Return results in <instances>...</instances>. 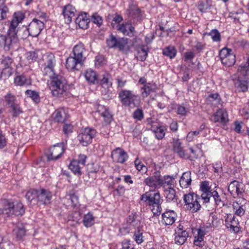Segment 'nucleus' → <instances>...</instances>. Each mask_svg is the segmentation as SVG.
<instances>
[{
  "mask_svg": "<svg viewBox=\"0 0 249 249\" xmlns=\"http://www.w3.org/2000/svg\"><path fill=\"white\" fill-rule=\"evenodd\" d=\"M40 53V52L39 50L29 52L27 53L26 57L29 61L34 62L36 61L38 59L39 56H41L39 55Z\"/></svg>",
  "mask_w": 249,
  "mask_h": 249,
  "instance_id": "nucleus-55",
  "label": "nucleus"
},
{
  "mask_svg": "<svg viewBox=\"0 0 249 249\" xmlns=\"http://www.w3.org/2000/svg\"><path fill=\"white\" fill-rule=\"evenodd\" d=\"M141 9L137 6L133 5L129 8V14L132 18H136L139 17L141 14Z\"/></svg>",
  "mask_w": 249,
  "mask_h": 249,
  "instance_id": "nucleus-59",
  "label": "nucleus"
},
{
  "mask_svg": "<svg viewBox=\"0 0 249 249\" xmlns=\"http://www.w3.org/2000/svg\"><path fill=\"white\" fill-rule=\"evenodd\" d=\"M249 75V66L244 65V66H240L237 70L236 74L233 76H236L237 77L241 76L243 78H247L246 76Z\"/></svg>",
  "mask_w": 249,
  "mask_h": 249,
  "instance_id": "nucleus-43",
  "label": "nucleus"
},
{
  "mask_svg": "<svg viewBox=\"0 0 249 249\" xmlns=\"http://www.w3.org/2000/svg\"><path fill=\"white\" fill-rule=\"evenodd\" d=\"M62 201L67 209L71 208L75 210L74 212L69 214L68 216V220L78 223L81 219V213L80 212L77 211L79 208L80 204L75 190L72 189L69 191Z\"/></svg>",
  "mask_w": 249,
  "mask_h": 249,
  "instance_id": "nucleus-1",
  "label": "nucleus"
},
{
  "mask_svg": "<svg viewBox=\"0 0 249 249\" xmlns=\"http://www.w3.org/2000/svg\"><path fill=\"white\" fill-rule=\"evenodd\" d=\"M51 78L50 88L52 94L57 97L67 96L69 95V86L65 78L59 74H54Z\"/></svg>",
  "mask_w": 249,
  "mask_h": 249,
  "instance_id": "nucleus-2",
  "label": "nucleus"
},
{
  "mask_svg": "<svg viewBox=\"0 0 249 249\" xmlns=\"http://www.w3.org/2000/svg\"><path fill=\"white\" fill-rule=\"evenodd\" d=\"M28 27L29 32H30L31 33V36L36 37L43 29L44 24L43 21L36 18H34Z\"/></svg>",
  "mask_w": 249,
  "mask_h": 249,
  "instance_id": "nucleus-17",
  "label": "nucleus"
},
{
  "mask_svg": "<svg viewBox=\"0 0 249 249\" xmlns=\"http://www.w3.org/2000/svg\"><path fill=\"white\" fill-rule=\"evenodd\" d=\"M118 98L122 106L135 107L139 102V96L129 90L122 89L118 93Z\"/></svg>",
  "mask_w": 249,
  "mask_h": 249,
  "instance_id": "nucleus-4",
  "label": "nucleus"
},
{
  "mask_svg": "<svg viewBox=\"0 0 249 249\" xmlns=\"http://www.w3.org/2000/svg\"><path fill=\"white\" fill-rule=\"evenodd\" d=\"M66 148V144L64 142L57 143L51 146L48 153H46L47 160H56L63 155Z\"/></svg>",
  "mask_w": 249,
  "mask_h": 249,
  "instance_id": "nucleus-8",
  "label": "nucleus"
},
{
  "mask_svg": "<svg viewBox=\"0 0 249 249\" xmlns=\"http://www.w3.org/2000/svg\"><path fill=\"white\" fill-rule=\"evenodd\" d=\"M195 57V54L193 52L188 51L183 54V58L185 62H191Z\"/></svg>",
  "mask_w": 249,
  "mask_h": 249,
  "instance_id": "nucleus-63",
  "label": "nucleus"
},
{
  "mask_svg": "<svg viewBox=\"0 0 249 249\" xmlns=\"http://www.w3.org/2000/svg\"><path fill=\"white\" fill-rule=\"evenodd\" d=\"M168 193L166 194L167 201L176 202L177 200V196L176 195V191L173 188L168 189Z\"/></svg>",
  "mask_w": 249,
  "mask_h": 249,
  "instance_id": "nucleus-57",
  "label": "nucleus"
},
{
  "mask_svg": "<svg viewBox=\"0 0 249 249\" xmlns=\"http://www.w3.org/2000/svg\"><path fill=\"white\" fill-rule=\"evenodd\" d=\"M200 189L202 192L201 197L203 200L208 199L207 196H209L210 192H212L214 190L213 189H211L209 182L208 181H202L200 184Z\"/></svg>",
  "mask_w": 249,
  "mask_h": 249,
  "instance_id": "nucleus-35",
  "label": "nucleus"
},
{
  "mask_svg": "<svg viewBox=\"0 0 249 249\" xmlns=\"http://www.w3.org/2000/svg\"><path fill=\"white\" fill-rule=\"evenodd\" d=\"M144 183L151 189L150 191L158 190L163 185L162 176L160 171H155L152 176L144 179Z\"/></svg>",
  "mask_w": 249,
  "mask_h": 249,
  "instance_id": "nucleus-9",
  "label": "nucleus"
},
{
  "mask_svg": "<svg viewBox=\"0 0 249 249\" xmlns=\"http://www.w3.org/2000/svg\"><path fill=\"white\" fill-rule=\"evenodd\" d=\"M225 226L228 229H230L231 231L237 233L240 231L241 228L239 225V220L231 214L227 215L225 220Z\"/></svg>",
  "mask_w": 249,
  "mask_h": 249,
  "instance_id": "nucleus-19",
  "label": "nucleus"
},
{
  "mask_svg": "<svg viewBox=\"0 0 249 249\" xmlns=\"http://www.w3.org/2000/svg\"><path fill=\"white\" fill-rule=\"evenodd\" d=\"M25 18V14L21 11H17L14 14L13 19L9 29L10 31H14L17 34L16 28L18 24L21 22Z\"/></svg>",
  "mask_w": 249,
  "mask_h": 249,
  "instance_id": "nucleus-26",
  "label": "nucleus"
},
{
  "mask_svg": "<svg viewBox=\"0 0 249 249\" xmlns=\"http://www.w3.org/2000/svg\"><path fill=\"white\" fill-rule=\"evenodd\" d=\"M210 6L209 0H199L197 4V8L201 12H205Z\"/></svg>",
  "mask_w": 249,
  "mask_h": 249,
  "instance_id": "nucleus-50",
  "label": "nucleus"
},
{
  "mask_svg": "<svg viewBox=\"0 0 249 249\" xmlns=\"http://www.w3.org/2000/svg\"><path fill=\"white\" fill-rule=\"evenodd\" d=\"M96 133L97 131L95 129L88 127L79 134L77 138L83 146H87L91 142Z\"/></svg>",
  "mask_w": 249,
  "mask_h": 249,
  "instance_id": "nucleus-11",
  "label": "nucleus"
},
{
  "mask_svg": "<svg viewBox=\"0 0 249 249\" xmlns=\"http://www.w3.org/2000/svg\"><path fill=\"white\" fill-rule=\"evenodd\" d=\"M162 218L166 225H172L175 222L177 214L174 211L168 210L162 213Z\"/></svg>",
  "mask_w": 249,
  "mask_h": 249,
  "instance_id": "nucleus-29",
  "label": "nucleus"
},
{
  "mask_svg": "<svg viewBox=\"0 0 249 249\" xmlns=\"http://www.w3.org/2000/svg\"><path fill=\"white\" fill-rule=\"evenodd\" d=\"M101 168L100 166L95 163L88 164L87 165V174L89 178L95 179L97 178V174H99Z\"/></svg>",
  "mask_w": 249,
  "mask_h": 249,
  "instance_id": "nucleus-30",
  "label": "nucleus"
},
{
  "mask_svg": "<svg viewBox=\"0 0 249 249\" xmlns=\"http://www.w3.org/2000/svg\"><path fill=\"white\" fill-rule=\"evenodd\" d=\"M39 189H30L26 193L25 197L26 199L30 202L36 199L37 201Z\"/></svg>",
  "mask_w": 249,
  "mask_h": 249,
  "instance_id": "nucleus-51",
  "label": "nucleus"
},
{
  "mask_svg": "<svg viewBox=\"0 0 249 249\" xmlns=\"http://www.w3.org/2000/svg\"><path fill=\"white\" fill-rule=\"evenodd\" d=\"M84 63L80 61L78 59L71 55L66 61V68L69 71H74L79 70Z\"/></svg>",
  "mask_w": 249,
  "mask_h": 249,
  "instance_id": "nucleus-21",
  "label": "nucleus"
},
{
  "mask_svg": "<svg viewBox=\"0 0 249 249\" xmlns=\"http://www.w3.org/2000/svg\"><path fill=\"white\" fill-rule=\"evenodd\" d=\"M163 185L162 187L165 188L166 186H168V189L173 188L174 185V178L170 176H165L162 177Z\"/></svg>",
  "mask_w": 249,
  "mask_h": 249,
  "instance_id": "nucleus-47",
  "label": "nucleus"
},
{
  "mask_svg": "<svg viewBox=\"0 0 249 249\" xmlns=\"http://www.w3.org/2000/svg\"><path fill=\"white\" fill-rule=\"evenodd\" d=\"M129 41L127 38L119 37L111 34L106 39V43L108 48L117 49L124 53H127L130 49Z\"/></svg>",
  "mask_w": 249,
  "mask_h": 249,
  "instance_id": "nucleus-3",
  "label": "nucleus"
},
{
  "mask_svg": "<svg viewBox=\"0 0 249 249\" xmlns=\"http://www.w3.org/2000/svg\"><path fill=\"white\" fill-rule=\"evenodd\" d=\"M91 20L94 23L97 24L98 26H100L102 24L103 22L102 17L96 13H94L92 15Z\"/></svg>",
  "mask_w": 249,
  "mask_h": 249,
  "instance_id": "nucleus-61",
  "label": "nucleus"
},
{
  "mask_svg": "<svg viewBox=\"0 0 249 249\" xmlns=\"http://www.w3.org/2000/svg\"><path fill=\"white\" fill-rule=\"evenodd\" d=\"M86 80L91 84L98 83V76L95 71L91 69L87 70L85 72Z\"/></svg>",
  "mask_w": 249,
  "mask_h": 249,
  "instance_id": "nucleus-37",
  "label": "nucleus"
},
{
  "mask_svg": "<svg viewBox=\"0 0 249 249\" xmlns=\"http://www.w3.org/2000/svg\"><path fill=\"white\" fill-rule=\"evenodd\" d=\"M2 207L4 214L7 216H10L13 215L14 202L8 199H5L2 201Z\"/></svg>",
  "mask_w": 249,
  "mask_h": 249,
  "instance_id": "nucleus-38",
  "label": "nucleus"
},
{
  "mask_svg": "<svg viewBox=\"0 0 249 249\" xmlns=\"http://www.w3.org/2000/svg\"><path fill=\"white\" fill-rule=\"evenodd\" d=\"M9 13V9L5 4H0V21L6 19Z\"/></svg>",
  "mask_w": 249,
  "mask_h": 249,
  "instance_id": "nucleus-54",
  "label": "nucleus"
},
{
  "mask_svg": "<svg viewBox=\"0 0 249 249\" xmlns=\"http://www.w3.org/2000/svg\"><path fill=\"white\" fill-rule=\"evenodd\" d=\"M219 55L222 64L227 67L233 66L235 60V55L231 49L224 48L220 50Z\"/></svg>",
  "mask_w": 249,
  "mask_h": 249,
  "instance_id": "nucleus-10",
  "label": "nucleus"
},
{
  "mask_svg": "<svg viewBox=\"0 0 249 249\" xmlns=\"http://www.w3.org/2000/svg\"><path fill=\"white\" fill-rule=\"evenodd\" d=\"M14 84L17 86H30L32 85V80L29 76L24 73H21L16 71V76L14 78Z\"/></svg>",
  "mask_w": 249,
  "mask_h": 249,
  "instance_id": "nucleus-23",
  "label": "nucleus"
},
{
  "mask_svg": "<svg viewBox=\"0 0 249 249\" xmlns=\"http://www.w3.org/2000/svg\"><path fill=\"white\" fill-rule=\"evenodd\" d=\"M233 208L235 210V214L239 216H242L245 214V210L243 208V206H239L236 203V205L233 204Z\"/></svg>",
  "mask_w": 249,
  "mask_h": 249,
  "instance_id": "nucleus-60",
  "label": "nucleus"
},
{
  "mask_svg": "<svg viewBox=\"0 0 249 249\" xmlns=\"http://www.w3.org/2000/svg\"><path fill=\"white\" fill-rule=\"evenodd\" d=\"M111 157L113 161L122 164L127 160L128 155L123 149L118 147L112 151Z\"/></svg>",
  "mask_w": 249,
  "mask_h": 249,
  "instance_id": "nucleus-20",
  "label": "nucleus"
},
{
  "mask_svg": "<svg viewBox=\"0 0 249 249\" xmlns=\"http://www.w3.org/2000/svg\"><path fill=\"white\" fill-rule=\"evenodd\" d=\"M18 47L17 35L14 31L8 30L6 35L0 34V50H14Z\"/></svg>",
  "mask_w": 249,
  "mask_h": 249,
  "instance_id": "nucleus-5",
  "label": "nucleus"
},
{
  "mask_svg": "<svg viewBox=\"0 0 249 249\" xmlns=\"http://www.w3.org/2000/svg\"><path fill=\"white\" fill-rule=\"evenodd\" d=\"M177 111L178 115L182 116H186L190 112V109L183 105L178 104L177 106Z\"/></svg>",
  "mask_w": 249,
  "mask_h": 249,
  "instance_id": "nucleus-56",
  "label": "nucleus"
},
{
  "mask_svg": "<svg viewBox=\"0 0 249 249\" xmlns=\"http://www.w3.org/2000/svg\"><path fill=\"white\" fill-rule=\"evenodd\" d=\"M158 89L157 84L154 82L147 83L142 88V97H147L151 92H155Z\"/></svg>",
  "mask_w": 249,
  "mask_h": 249,
  "instance_id": "nucleus-33",
  "label": "nucleus"
},
{
  "mask_svg": "<svg viewBox=\"0 0 249 249\" xmlns=\"http://www.w3.org/2000/svg\"><path fill=\"white\" fill-rule=\"evenodd\" d=\"M177 53V51L173 46H168L163 50V54L164 55L169 56L170 58L175 57Z\"/></svg>",
  "mask_w": 249,
  "mask_h": 249,
  "instance_id": "nucleus-53",
  "label": "nucleus"
},
{
  "mask_svg": "<svg viewBox=\"0 0 249 249\" xmlns=\"http://www.w3.org/2000/svg\"><path fill=\"white\" fill-rule=\"evenodd\" d=\"M76 10L71 5H67L64 7L63 10V15L65 19V22L69 24L72 20V18L74 17Z\"/></svg>",
  "mask_w": 249,
  "mask_h": 249,
  "instance_id": "nucleus-28",
  "label": "nucleus"
},
{
  "mask_svg": "<svg viewBox=\"0 0 249 249\" xmlns=\"http://www.w3.org/2000/svg\"><path fill=\"white\" fill-rule=\"evenodd\" d=\"M117 29L124 35L129 36H133L135 32V28L132 26V24L128 22H126L121 25H118L117 26Z\"/></svg>",
  "mask_w": 249,
  "mask_h": 249,
  "instance_id": "nucleus-27",
  "label": "nucleus"
},
{
  "mask_svg": "<svg viewBox=\"0 0 249 249\" xmlns=\"http://www.w3.org/2000/svg\"><path fill=\"white\" fill-rule=\"evenodd\" d=\"M175 242L178 245L184 244L188 237V232L183 229V227H180V225L175 230Z\"/></svg>",
  "mask_w": 249,
  "mask_h": 249,
  "instance_id": "nucleus-24",
  "label": "nucleus"
},
{
  "mask_svg": "<svg viewBox=\"0 0 249 249\" xmlns=\"http://www.w3.org/2000/svg\"><path fill=\"white\" fill-rule=\"evenodd\" d=\"M44 63L42 66V72L44 76H53L55 72L56 59L54 54L51 53H47L43 58Z\"/></svg>",
  "mask_w": 249,
  "mask_h": 249,
  "instance_id": "nucleus-6",
  "label": "nucleus"
},
{
  "mask_svg": "<svg viewBox=\"0 0 249 249\" xmlns=\"http://www.w3.org/2000/svg\"><path fill=\"white\" fill-rule=\"evenodd\" d=\"M207 99L208 102L215 105L220 104L221 102L220 96L217 93L209 94Z\"/></svg>",
  "mask_w": 249,
  "mask_h": 249,
  "instance_id": "nucleus-49",
  "label": "nucleus"
},
{
  "mask_svg": "<svg viewBox=\"0 0 249 249\" xmlns=\"http://www.w3.org/2000/svg\"><path fill=\"white\" fill-rule=\"evenodd\" d=\"M71 55L84 63L87 55V52L84 44L79 43L75 45L73 48Z\"/></svg>",
  "mask_w": 249,
  "mask_h": 249,
  "instance_id": "nucleus-22",
  "label": "nucleus"
},
{
  "mask_svg": "<svg viewBox=\"0 0 249 249\" xmlns=\"http://www.w3.org/2000/svg\"><path fill=\"white\" fill-rule=\"evenodd\" d=\"M13 215L21 216L25 213V209L22 203L18 202L16 204L14 203Z\"/></svg>",
  "mask_w": 249,
  "mask_h": 249,
  "instance_id": "nucleus-44",
  "label": "nucleus"
},
{
  "mask_svg": "<svg viewBox=\"0 0 249 249\" xmlns=\"http://www.w3.org/2000/svg\"><path fill=\"white\" fill-rule=\"evenodd\" d=\"M96 133L97 131L95 129L88 127L79 134L77 138L83 146H87L91 142Z\"/></svg>",
  "mask_w": 249,
  "mask_h": 249,
  "instance_id": "nucleus-12",
  "label": "nucleus"
},
{
  "mask_svg": "<svg viewBox=\"0 0 249 249\" xmlns=\"http://www.w3.org/2000/svg\"><path fill=\"white\" fill-rule=\"evenodd\" d=\"M179 182V185L182 188H187L190 186L192 182L191 172L188 171L183 173Z\"/></svg>",
  "mask_w": 249,
  "mask_h": 249,
  "instance_id": "nucleus-34",
  "label": "nucleus"
},
{
  "mask_svg": "<svg viewBox=\"0 0 249 249\" xmlns=\"http://www.w3.org/2000/svg\"><path fill=\"white\" fill-rule=\"evenodd\" d=\"M6 106L9 108L18 103L16 97L11 93H8L4 97Z\"/></svg>",
  "mask_w": 249,
  "mask_h": 249,
  "instance_id": "nucleus-42",
  "label": "nucleus"
},
{
  "mask_svg": "<svg viewBox=\"0 0 249 249\" xmlns=\"http://www.w3.org/2000/svg\"><path fill=\"white\" fill-rule=\"evenodd\" d=\"M133 117L138 121H141L144 117L143 112L141 109H137L133 113Z\"/></svg>",
  "mask_w": 249,
  "mask_h": 249,
  "instance_id": "nucleus-64",
  "label": "nucleus"
},
{
  "mask_svg": "<svg viewBox=\"0 0 249 249\" xmlns=\"http://www.w3.org/2000/svg\"><path fill=\"white\" fill-rule=\"evenodd\" d=\"M151 130L155 134L156 138L160 140H162L165 136L167 127L166 125H159L156 127L152 126Z\"/></svg>",
  "mask_w": 249,
  "mask_h": 249,
  "instance_id": "nucleus-36",
  "label": "nucleus"
},
{
  "mask_svg": "<svg viewBox=\"0 0 249 249\" xmlns=\"http://www.w3.org/2000/svg\"><path fill=\"white\" fill-rule=\"evenodd\" d=\"M80 164L76 160H72L70 162L69 168L76 175L80 176L82 175L81 168Z\"/></svg>",
  "mask_w": 249,
  "mask_h": 249,
  "instance_id": "nucleus-40",
  "label": "nucleus"
},
{
  "mask_svg": "<svg viewBox=\"0 0 249 249\" xmlns=\"http://www.w3.org/2000/svg\"><path fill=\"white\" fill-rule=\"evenodd\" d=\"M162 201L159 192L152 195L148 205L152 207V212L154 215H159L160 214L162 210L161 204Z\"/></svg>",
  "mask_w": 249,
  "mask_h": 249,
  "instance_id": "nucleus-15",
  "label": "nucleus"
},
{
  "mask_svg": "<svg viewBox=\"0 0 249 249\" xmlns=\"http://www.w3.org/2000/svg\"><path fill=\"white\" fill-rule=\"evenodd\" d=\"M210 120L214 123H219L226 125L229 121L228 112L225 108H219L210 117Z\"/></svg>",
  "mask_w": 249,
  "mask_h": 249,
  "instance_id": "nucleus-14",
  "label": "nucleus"
},
{
  "mask_svg": "<svg viewBox=\"0 0 249 249\" xmlns=\"http://www.w3.org/2000/svg\"><path fill=\"white\" fill-rule=\"evenodd\" d=\"M9 108V112L11 113L13 118H17L23 113L22 109L18 103L10 107Z\"/></svg>",
  "mask_w": 249,
  "mask_h": 249,
  "instance_id": "nucleus-45",
  "label": "nucleus"
},
{
  "mask_svg": "<svg viewBox=\"0 0 249 249\" xmlns=\"http://www.w3.org/2000/svg\"><path fill=\"white\" fill-rule=\"evenodd\" d=\"M17 37L18 36L22 39H26L29 36H31L28 27H22L18 31H16Z\"/></svg>",
  "mask_w": 249,
  "mask_h": 249,
  "instance_id": "nucleus-46",
  "label": "nucleus"
},
{
  "mask_svg": "<svg viewBox=\"0 0 249 249\" xmlns=\"http://www.w3.org/2000/svg\"><path fill=\"white\" fill-rule=\"evenodd\" d=\"M234 85L238 92H245L248 90V78H243L242 77L232 76Z\"/></svg>",
  "mask_w": 249,
  "mask_h": 249,
  "instance_id": "nucleus-25",
  "label": "nucleus"
},
{
  "mask_svg": "<svg viewBox=\"0 0 249 249\" xmlns=\"http://www.w3.org/2000/svg\"><path fill=\"white\" fill-rule=\"evenodd\" d=\"M25 94L28 97L30 98L35 104L37 105L40 103V97L38 92L27 89L25 91Z\"/></svg>",
  "mask_w": 249,
  "mask_h": 249,
  "instance_id": "nucleus-39",
  "label": "nucleus"
},
{
  "mask_svg": "<svg viewBox=\"0 0 249 249\" xmlns=\"http://www.w3.org/2000/svg\"><path fill=\"white\" fill-rule=\"evenodd\" d=\"M143 234V231L139 228L134 232L133 239L138 244H140L144 241V236Z\"/></svg>",
  "mask_w": 249,
  "mask_h": 249,
  "instance_id": "nucleus-48",
  "label": "nucleus"
},
{
  "mask_svg": "<svg viewBox=\"0 0 249 249\" xmlns=\"http://www.w3.org/2000/svg\"><path fill=\"white\" fill-rule=\"evenodd\" d=\"M89 22V18L86 13L79 14L75 19V23L82 29H87Z\"/></svg>",
  "mask_w": 249,
  "mask_h": 249,
  "instance_id": "nucleus-31",
  "label": "nucleus"
},
{
  "mask_svg": "<svg viewBox=\"0 0 249 249\" xmlns=\"http://www.w3.org/2000/svg\"><path fill=\"white\" fill-rule=\"evenodd\" d=\"M83 222L85 226L86 227H91L94 223V217L92 214L89 213L84 215Z\"/></svg>",
  "mask_w": 249,
  "mask_h": 249,
  "instance_id": "nucleus-52",
  "label": "nucleus"
},
{
  "mask_svg": "<svg viewBox=\"0 0 249 249\" xmlns=\"http://www.w3.org/2000/svg\"><path fill=\"white\" fill-rule=\"evenodd\" d=\"M53 195L49 190L44 188L39 189L37 201L36 204L38 206L48 205L51 202Z\"/></svg>",
  "mask_w": 249,
  "mask_h": 249,
  "instance_id": "nucleus-16",
  "label": "nucleus"
},
{
  "mask_svg": "<svg viewBox=\"0 0 249 249\" xmlns=\"http://www.w3.org/2000/svg\"><path fill=\"white\" fill-rule=\"evenodd\" d=\"M101 78L100 80H98V83L102 87L107 86V88L111 87L112 82L109 81L111 77L110 75L107 73L105 72L101 75Z\"/></svg>",
  "mask_w": 249,
  "mask_h": 249,
  "instance_id": "nucleus-41",
  "label": "nucleus"
},
{
  "mask_svg": "<svg viewBox=\"0 0 249 249\" xmlns=\"http://www.w3.org/2000/svg\"><path fill=\"white\" fill-rule=\"evenodd\" d=\"M208 35L212 37L214 42H219L221 40V35L217 29H213Z\"/></svg>",
  "mask_w": 249,
  "mask_h": 249,
  "instance_id": "nucleus-58",
  "label": "nucleus"
},
{
  "mask_svg": "<svg viewBox=\"0 0 249 249\" xmlns=\"http://www.w3.org/2000/svg\"><path fill=\"white\" fill-rule=\"evenodd\" d=\"M172 143L174 152H176L179 157L181 158L188 159L191 160H193V158H196V156H189L185 152L183 147L181 146V142H180V140L178 139H173Z\"/></svg>",
  "mask_w": 249,
  "mask_h": 249,
  "instance_id": "nucleus-18",
  "label": "nucleus"
},
{
  "mask_svg": "<svg viewBox=\"0 0 249 249\" xmlns=\"http://www.w3.org/2000/svg\"><path fill=\"white\" fill-rule=\"evenodd\" d=\"M201 199L202 197H199L196 194L194 193L186 194L183 196L185 205L187 206V209L192 213H196L200 210V202Z\"/></svg>",
  "mask_w": 249,
  "mask_h": 249,
  "instance_id": "nucleus-7",
  "label": "nucleus"
},
{
  "mask_svg": "<svg viewBox=\"0 0 249 249\" xmlns=\"http://www.w3.org/2000/svg\"><path fill=\"white\" fill-rule=\"evenodd\" d=\"M53 120L57 123H63L68 118V115L63 108H58L53 113Z\"/></svg>",
  "mask_w": 249,
  "mask_h": 249,
  "instance_id": "nucleus-32",
  "label": "nucleus"
},
{
  "mask_svg": "<svg viewBox=\"0 0 249 249\" xmlns=\"http://www.w3.org/2000/svg\"><path fill=\"white\" fill-rule=\"evenodd\" d=\"M135 164L136 169L139 171H142V173H144L147 172V168L139 160H136L135 161Z\"/></svg>",
  "mask_w": 249,
  "mask_h": 249,
  "instance_id": "nucleus-62",
  "label": "nucleus"
},
{
  "mask_svg": "<svg viewBox=\"0 0 249 249\" xmlns=\"http://www.w3.org/2000/svg\"><path fill=\"white\" fill-rule=\"evenodd\" d=\"M207 197L208 199L203 200L204 202L208 203L210 201L213 202L214 206L216 208L221 209L223 207L227 205L223 195L222 194H219L216 190H214L212 192H210V194H209V196H208Z\"/></svg>",
  "mask_w": 249,
  "mask_h": 249,
  "instance_id": "nucleus-13",
  "label": "nucleus"
}]
</instances>
